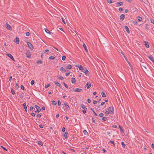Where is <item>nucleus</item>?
<instances>
[{
    "label": "nucleus",
    "instance_id": "0eeeda50",
    "mask_svg": "<svg viewBox=\"0 0 154 154\" xmlns=\"http://www.w3.org/2000/svg\"><path fill=\"white\" fill-rule=\"evenodd\" d=\"M82 91V89L81 88H76L73 90L74 92H80Z\"/></svg>",
    "mask_w": 154,
    "mask_h": 154
},
{
    "label": "nucleus",
    "instance_id": "2f4dec72",
    "mask_svg": "<svg viewBox=\"0 0 154 154\" xmlns=\"http://www.w3.org/2000/svg\"><path fill=\"white\" fill-rule=\"evenodd\" d=\"M121 144L123 148H125V144L124 143L123 141L121 142Z\"/></svg>",
    "mask_w": 154,
    "mask_h": 154
},
{
    "label": "nucleus",
    "instance_id": "bb28decb",
    "mask_svg": "<svg viewBox=\"0 0 154 154\" xmlns=\"http://www.w3.org/2000/svg\"><path fill=\"white\" fill-rule=\"evenodd\" d=\"M45 31L48 33L51 34V33L47 29H45Z\"/></svg>",
    "mask_w": 154,
    "mask_h": 154
},
{
    "label": "nucleus",
    "instance_id": "69168bd1",
    "mask_svg": "<svg viewBox=\"0 0 154 154\" xmlns=\"http://www.w3.org/2000/svg\"><path fill=\"white\" fill-rule=\"evenodd\" d=\"M37 117H39V118L41 117V115L39 114H37Z\"/></svg>",
    "mask_w": 154,
    "mask_h": 154
},
{
    "label": "nucleus",
    "instance_id": "f704fd0d",
    "mask_svg": "<svg viewBox=\"0 0 154 154\" xmlns=\"http://www.w3.org/2000/svg\"><path fill=\"white\" fill-rule=\"evenodd\" d=\"M19 88V85L18 84V83H17L16 84V85H15V88L16 89H18Z\"/></svg>",
    "mask_w": 154,
    "mask_h": 154
},
{
    "label": "nucleus",
    "instance_id": "dca6fc26",
    "mask_svg": "<svg viewBox=\"0 0 154 154\" xmlns=\"http://www.w3.org/2000/svg\"><path fill=\"white\" fill-rule=\"evenodd\" d=\"M64 105L65 106L66 109H69V105H68V103L67 102L65 103H64Z\"/></svg>",
    "mask_w": 154,
    "mask_h": 154
},
{
    "label": "nucleus",
    "instance_id": "72a5a7b5",
    "mask_svg": "<svg viewBox=\"0 0 154 154\" xmlns=\"http://www.w3.org/2000/svg\"><path fill=\"white\" fill-rule=\"evenodd\" d=\"M51 86V85L50 84H48L47 85H45V88H48L50 86Z\"/></svg>",
    "mask_w": 154,
    "mask_h": 154
},
{
    "label": "nucleus",
    "instance_id": "b1692460",
    "mask_svg": "<svg viewBox=\"0 0 154 154\" xmlns=\"http://www.w3.org/2000/svg\"><path fill=\"white\" fill-rule=\"evenodd\" d=\"M72 68V66L71 65H68L66 68L68 69H70Z\"/></svg>",
    "mask_w": 154,
    "mask_h": 154
},
{
    "label": "nucleus",
    "instance_id": "ea45409f",
    "mask_svg": "<svg viewBox=\"0 0 154 154\" xmlns=\"http://www.w3.org/2000/svg\"><path fill=\"white\" fill-rule=\"evenodd\" d=\"M34 83H35L34 81L33 80H32L31 81V82L30 84L31 85H32L34 84Z\"/></svg>",
    "mask_w": 154,
    "mask_h": 154
},
{
    "label": "nucleus",
    "instance_id": "c85d7f7f",
    "mask_svg": "<svg viewBox=\"0 0 154 154\" xmlns=\"http://www.w3.org/2000/svg\"><path fill=\"white\" fill-rule=\"evenodd\" d=\"M68 134V133L67 132H65V133L64 134V137L66 139L68 137V136H67Z\"/></svg>",
    "mask_w": 154,
    "mask_h": 154
},
{
    "label": "nucleus",
    "instance_id": "e2e57ef3",
    "mask_svg": "<svg viewBox=\"0 0 154 154\" xmlns=\"http://www.w3.org/2000/svg\"><path fill=\"white\" fill-rule=\"evenodd\" d=\"M93 112L95 116H97V114L94 111H93Z\"/></svg>",
    "mask_w": 154,
    "mask_h": 154
},
{
    "label": "nucleus",
    "instance_id": "c756f323",
    "mask_svg": "<svg viewBox=\"0 0 154 154\" xmlns=\"http://www.w3.org/2000/svg\"><path fill=\"white\" fill-rule=\"evenodd\" d=\"M121 53H122V55H123L124 57V58H125V60L128 61V60H127V57H126L125 56V55H124V53H122V52H121Z\"/></svg>",
    "mask_w": 154,
    "mask_h": 154
},
{
    "label": "nucleus",
    "instance_id": "603ef678",
    "mask_svg": "<svg viewBox=\"0 0 154 154\" xmlns=\"http://www.w3.org/2000/svg\"><path fill=\"white\" fill-rule=\"evenodd\" d=\"M133 23L135 25H136L137 24V23L136 21H134L133 22Z\"/></svg>",
    "mask_w": 154,
    "mask_h": 154
},
{
    "label": "nucleus",
    "instance_id": "f3484780",
    "mask_svg": "<svg viewBox=\"0 0 154 154\" xmlns=\"http://www.w3.org/2000/svg\"><path fill=\"white\" fill-rule=\"evenodd\" d=\"M81 107L84 110H87V109L86 107L84 105H81Z\"/></svg>",
    "mask_w": 154,
    "mask_h": 154
},
{
    "label": "nucleus",
    "instance_id": "423d86ee",
    "mask_svg": "<svg viewBox=\"0 0 154 154\" xmlns=\"http://www.w3.org/2000/svg\"><path fill=\"white\" fill-rule=\"evenodd\" d=\"M55 84L57 86H59L60 88H61L62 86L61 85L57 82L55 81L54 82Z\"/></svg>",
    "mask_w": 154,
    "mask_h": 154
},
{
    "label": "nucleus",
    "instance_id": "cd10ccee",
    "mask_svg": "<svg viewBox=\"0 0 154 154\" xmlns=\"http://www.w3.org/2000/svg\"><path fill=\"white\" fill-rule=\"evenodd\" d=\"M38 143L41 146H42L43 145L42 142L41 141H38Z\"/></svg>",
    "mask_w": 154,
    "mask_h": 154
},
{
    "label": "nucleus",
    "instance_id": "393cba45",
    "mask_svg": "<svg viewBox=\"0 0 154 154\" xmlns=\"http://www.w3.org/2000/svg\"><path fill=\"white\" fill-rule=\"evenodd\" d=\"M101 94L102 97H106V96L105 93L103 91H102L101 92Z\"/></svg>",
    "mask_w": 154,
    "mask_h": 154
},
{
    "label": "nucleus",
    "instance_id": "4468645a",
    "mask_svg": "<svg viewBox=\"0 0 154 154\" xmlns=\"http://www.w3.org/2000/svg\"><path fill=\"white\" fill-rule=\"evenodd\" d=\"M148 58L149 59H150L153 62H154V59L152 57V55H150L149 56H148Z\"/></svg>",
    "mask_w": 154,
    "mask_h": 154
},
{
    "label": "nucleus",
    "instance_id": "9d476101",
    "mask_svg": "<svg viewBox=\"0 0 154 154\" xmlns=\"http://www.w3.org/2000/svg\"><path fill=\"white\" fill-rule=\"evenodd\" d=\"M23 106L24 107V108L25 111L26 112H27V109L26 103H24L23 104Z\"/></svg>",
    "mask_w": 154,
    "mask_h": 154
},
{
    "label": "nucleus",
    "instance_id": "f03ea898",
    "mask_svg": "<svg viewBox=\"0 0 154 154\" xmlns=\"http://www.w3.org/2000/svg\"><path fill=\"white\" fill-rule=\"evenodd\" d=\"M27 44L28 45L29 47L31 49H34V47L32 45L30 42H27Z\"/></svg>",
    "mask_w": 154,
    "mask_h": 154
},
{
    "label": "nucleus",
    "instance_id": "a19ab883",
    "mask_svg": "<svg viewBox=\"0 0 154 154\" xmlns=\"http://www.w3.org/2000/svg\"><path fill=\"white\" fill-rule=\"evenodd\" d=\"M102 119L103 121H105L107 119V118L106 117H103L102 118Z\"/></svg>",
    "mask_w": 154,
    "mask_h": 154
},
{
    "label": "nucleus",
    "instance_id": "ddd939ff",
    "mask_svg": "<svg viewBox=\"0 0 154 154\" xmlns=\"http://www.w3.org/2000/svg\"><path fill=\"white\" fill-rule=\"evenodd\" d=\"M91 84H89L88 83V82L86 84L85 86V87H86L87 88V89H88L91 86Z\"/></svg>",
    "mask_w": 154,
    "mask_h": 154
},
{
    "label": "nucleus",
    "instance_id": "864d4df0",
    "mask_svg": "<svg viewBox=\"0 0 154 154\" xmlns=\"http://www.w3.org/2000/svg\"><path fill=\"white\" fill-rule=\"evenodd\" d=\"M30 35V33L29 32H27L26 33V35L27 36H29Z\"/></svg>",
    "mask_w": 154,
    "mask_h": 154
},
{
    "label": "nucleus",
    "instance_id": "3c124183",
    "mask_svg": "<svg viewBox=\"0 0 154 154\" xmlns=\"http://www.w3.org/2000/svg\"><path fill=\"white\" fill-rule=\"evenodd\" d=\"M119 11H123V9L122 8H119Z\"/></svg>",
    "mask_w": 154,
    "mask_h": 154
},
{
    "label": "nucleus",
    "instance_id": "c9c22d12",
    "mask_svg": "<svg viewBox=\"0 0 154 154\" xmlns=\"http://www.w3.org/2000/svg\"><path fill=\"white\" fill-rule=\"evenodd\" d=\"M49 58L50 60H53L55 58V57L54 56H51L49 57Z\"/></svg>",
    "mask_w": 154,
    "mask_h": 154
},
{
    "label": "nucleus",
    "instance_id": "4c0bfd02",
    "mask_svg": "<svg viewBox=\"0 0 154 154\" xmlns=\"http://www.w3.org/2000/svg\"><path fill=\"white\" fill-rule=\"evenodd\" d=\"M66 58V57L65 56H63L62 57V60H63L64 61L65 60Z\"/></svg>",
    "mask_w": 154,
    "mask_h": 154
},
{
    "label": "nucleus",
    "instance_id": "13d9d810",
    "mask_svg": "<svg viewBox=\"0 0 154 154\" xmlns=\"http://www.w3.org/2000/svg\"><path fill=\"white\" fill-rule=\"evenodd\" d=\"M31 115L34 117H35V115L34 113L32 112L31 113Z\"/></svg>",
    "mask_w": 154,
    "mask_h": 154
},
{
    "label": "nucleus",
    "instance_id": "bf43d9fd",
    "mask_svg": "<svg viewBox=\"0 0 154 154\" xmlns=\"http://www.w3.org/2000/svg\"><path fill=\"white\" fill-rule=\"evenodd\" d=\"M1 147L4 150L6 151H7V150L4 147L2 146H1Z\"/></svg>",
    "mask_w": 154,
    "mask_h": 154
},
{
    "label": "nucleus",
    "instance_id": "7c9ffc66",
    "mask_svg": "<svg viewBox=\"0 0 154 154\" xmlns=\"http://www.w3.org/2000/svg\"><path fill=\"white\" fill-rule=\"evenodd\" d=\"M137 19L139 21H141L142 20V18L141 17L138 16L137 17Z\"/></svg>",
    "mask_w": 154,
    "mask_h": 154
},
{
    "label": "nucleus",
    "instance_id": "e433bc0d",
    "mask_svg": "<svg viewBox=\"0 0 154 154\" xmlns=\"http://www.w3.org/2000/svg\"><path fill=\"white\" fill-rule=\"evenodd\" d=\"M107 1L108 3L109 4H111L112 3V0H107Z\"/></svg>",
    "mask_w": 154,
    "mask_h": 154
},
{
    "label": "nucleus",
    "instance_id": "0e129e2a",
    "mask_svg": "<svg viewBox=\"0 0 154 154\" xmlns=\"http://www.w3.org/2000/svg\"><path fill=\"white\" fill-rule=\"evenodd\" d=\"M128 12V9H126L125 10V12L126 13H127Z\"/></svg>",
    "mask_w": 154,
    "mask_h": 154
},
{
    "label": "nucleus",
    "instance_id": "37998d69",
    "mask_svg": "<svg viewBox=\"0 0 154 154\" xmlns=\"http://www.w3.org/2000/svg\"><path fill=\"white\" fill-rule=\"evenodd\" d=\"M109 143H111L114 146L115 145V143L112 140H110L109 142Z\"/></svg>",
    "mask_w": 154,
    "mask_h": 154
},
{
    "label": "nucleus",
    "instance_id": "a878e982",
    "mask_svg": "<svg viewBox=\"0 0 154 154\" xmlns=\"http://www.w3.org/2000/svg\"><path fill=\"white\" fill-rule=\"evenodd\" d=\"M52 104L54 106L57 104V102L54 100H52Z\"/></svg>",
    "mask_w": 154,
    "mask_h": 154
},
{
    "label": "nucleus",
    "instance_id": "473e14b6",
    "mask_svg": "<svg viewBox=\"0 0 154 154\" xmlns=\"http://www.w3.org/2000/svg\"><path fill=\"white\" fill-rule=\"evenodd\" d=\"M11 93L13 95H14L15 94V92L14 91V90L13 89L11 88Z\"/></svg>",
    "mask_w": 154,
    "mask_h": 154
},
{
    "label": "nucleus",
    "instance_id": "6ab92c4d",
    "mask_svg": "<svg viewBox=\"0 0 154 154\" xmlns=\"http://www.w3.org/2000/svg\"><path fill=\"white\" fill-rule=\"evenodd\" d=\"M60 70L62 72H66L67 70L63 67H62L60 69Z\"/></svg>",
    "mask_w": 154,
    "mask_h": 154
},
{
    "label": "nucleus",
    "instance_id": "f8f14e48",
    "mask_svg": "<svg viewBox=\"0 0 154 154\" xmlns=\"http://www.w3.org/2000/svg\"><path fill=\"white\" fill-rule=\"evenodd\" d=\"M82 72H84L86 75H87L88 72V71L86 69H83Z\"/></svg>",
    "mask_w": 154,
    "mask_h": 154
},
{
    "label": "nucleus",
    "instance_id": "8fccbe9b",
    "mask_svg": "<svg viewBox=\"0 0 154 154\" xmlns=\"http://www.w3.org/2000/svg\"><path fill=\"white\" fill-rule=\"evenodd\" d=\"M58 103L59 106H60L61 105V102L60 100H58Z\"/></svg>",
    "mask_w": 154,
    "mask_h": 154
},
{
    "label": "nucleus",
    "instance_id": "2eb2a0df",
    "mask_svg": "<svg viewBox=\"0 0 154 154\" xmlns=\"http://www.w3.org/2000/svg\"><path fill=\"white\" fill-rule=\"evenodd\" d=\"M125 30L127 31V32L129 34L130 33V31L129 30V29L128 28L127 26H125Z\"/></svg>",
    "mask_w": 154,
    "mask_h": 154
},
{
    "label": "nucleus",
    "instance_id": "774afa93",
    "mask_svg": "<svg viewBox=\"0 0 154 154\" xmlns=\"http://www.w3.org/2000/svg\"><path fill=\"white\" fill-rule=\"evenodd\" d=\"M151 23H152L154 25V20H151Z\"/></svg>",
    "mask_w": 154,
    "mask_h": 154
},
{
    "label": "nucleus",
    "instance_id": "a18cd8bd",
    "mask_svg": "<svg viewBox=\"0 0 154 154\" xmlns=\"http://www.w3.org/2000/svg\"><path fill=\"white\" fill-rule=\"evenodd\" d=\"M37 63H38H38H42V62L41 60H38L37 61Z\"/></svg>",
    "mask_w": 154,
    "mask_h": 154
},
{
    "label": "nucleus",
    "instance_id": "58836bf2",
    "mask_svg": "<svg viewBox=\"0 0 154 154\" xmlns=\"http://www.w3.org/2000/svg\"><path fill=\"white\" fill-rule=\"evenodd\" d=\"M83 133L85 134H88V132L86 130H84L83 131Z\"/></svg>",
    "mask_w": 154,
    "mask_h": 154
},
{
    "label": "nucleus",
    "instance_id": "1a4fd4ad",
    "mask_svg": "<svg viewBox=\"0 0 154 154\" xmlns=\"http://www.w3.org/2000/svg\"><path fill=\"white\" fill-rule=\"evenodd\" d=\"M109 111L113 113L114 112V109L113 107L110 106L109 108Z\"/></svg>",
    "mask_w": 154,
    "mask_h": 154
},
{
    "label": "nucleus",
    "instance_id": "338daca9",
    "mask_svg": "<svg viewBox=\"0 0 154 154\" xmlns=\"http://www.w3.org/2000/svg\"><path fill=\"white\" fill-rule=\"evenodd\" d=\"M12 78V76H11L10 77L9 79V81H11Z\"/></svg>",
    "mask_w": 154,
    "mask_h": 154
},
{
    "label": "nucleus",
    "instance_id": "49530a36",
    "mask_svg": "<svg viewBox=\"0 0 154 154\" xmlns=\"http://www.w3.org/2000/svg\"><path fill=\"white\" fill-rule=\"evenodd\" d=\"M103 113H100L99 114V116L100 117H102L103 116Z\"/></svg>",
    "mask_w": 154,
    "mask_h": 154
},
{
    "label": "nucleus",
    "instance_id": "20e7f679",
    "mask_svg": "<svg viewBox=\"0 0 154 154\" xmlns=\"http://www.w3.org/2000/svg\"><path fill=\"white\" fill-rule=\"evenodd\" d=\"M7 55L8 56V57H9V58H10L12 60L14 61V58L13 56L12 55L10 54H7Z\"/></svg>",
    "mask_w": 154,
    "mask_h": 154
},
{
    "label": "nucleus",
    "instance_id": "9b49d317",
    "mask_svg": "<svg viewBox=\"0 0 154 154\" xmlns=\"http://www.w3.org/2000/svg\"><path fill=\"white\" fill-rule=\"evenodd\" d=\"M125 16L124 14H122L120 17V19L122 20H123L125 18Z\"/></svg>",
    "mask_w": 154,
    "mask_h": 154
},
{
    "label": "nucleus",
    "instance_id": "5701e85b",
    "mask_svg": "<svg viewBox=\"0 0 154 154\" xmlns=\"http://www.w3.org/2000/svg\"><path fill=\"white\" fill-rule=\"evenodd\" d=\"M83 47L85 49V50L87 51H88V49H87V47H86V45H85V43H83Z\"/></svg>",
    "mask_w": 154,
    "mask_h": 154
},
{
    "label": "nucleus",
    "instance_id": "4d7b16f0",
    "mask_svg": "<svg viewBox=\"0 0 154 154\" xmlns=\"http://www.w3.org/2000/svg\"><path fill=\"white\" fill-rule=\"evenodd\" d=\"M87 101L88 103H90L91 102L90 99L89 98L87 100Z\"/></svg>",
    "mask_w": 154,
    "mask_h": 154
},
{
    "label": "nucleus",
    "instance_id": "680f3d73",
    "mask_svg": "<svg viewBox=\"0 0 154 154\" xmlns=\"http://www.w3.org/2000/svg\"><path fill=\"white\" fill-rule=\"evenodd\" d=\"M109 112L107 111H105V113L106 114H109Z\"/></svg>",
    "mask_w": 154,
    "mask_h": 154
},
{
    "label": "nucleus",
    "instance_id": "de8ad7c7",
    "mask_svg": "<svg viewBox=\"0 0 154 154\" xmlns=\"http://www.w3.org/2000/svg\"><path fill=\"white\" fill-rule=\"evenodd\" d=\"M60 79H61V80H63V76H59L58 77Z\"/></svg>",
    "mask_w": 154,
    "mask_h": 154
},
{
    "label": "nucleus",
    "instance_id": "09e8293b",
    "mask_svg": "<svg viewBox=\"0 0 154 154\" xmlns=\"http://www.w3.org/2000/svg\"><path fill=\"white\" fill-rule=\"evenodd\" d=\"M70 73V72L66 73L65 74V75L66 76H68L69 75Z\"/></svg>",
    "mask_w": 154,
    "mask_h": 154
},
{
    "label": "nucleus",
    "instance_id": "f257e3e1",
    "mask_svg": "<svg viewBox=\"0 0 154 154\" xmlns=\"http://www.w3.org/2000/svg\"><path fill=\"white\" fill-rule=\"evenodd\" d=\"M35 107L37 109V110L35 111V113H38L41 111V109L40 107L36 105L35 106Z\"/></svg>",
    "mask_w": 154,
    "mask_h": 154
},
{
    "label": "nucleus",
    "instance_id": "7ed1b4c3",
    "mask_svg": "<svg viewBox=\"0 0 154 154\" xmlns=\"http://www.w3.org/2000/svg\"><path fill=\"white\" fill-rule=\"evenodd\" d=\"M6 28L9 30H12V27L10 25L7 23H6Z\"/></svg>",
    "mask_w": 154,
    "mask_h": 154
},
{
    "label": "nucleus",
    "instance_id": "79ce46f5",
    "mask_svg": "<svg viewBox=\"0 0 154 154\" xmlns=\"http://www.w3.org/2000/svg\"><path fill=\"white\" fill-rule=\"evenodd\" d=\"M49 50L47 49V50H45V51L44 53L45 54H46L47 53H48V52H49Z\"/></svg>",
    "mask_w": 154,
    "mask_h": 154
},
{
    "label": "nucleus",
    "instance_id": "6e6552de",
    "mask_svg": "<svg viewBox=\"0 0 154 154\" xmlns=\"http://www.w3.org/2000/svg\"><path fill=\"white\" fill-rule=\"evenodd\" d=\"M26 57L30 58L31 57V55L29 52H27L26 53Z\"/></svg>",
    "mask_w": 154,
    "mask_h": 154
},
{
    "label": "nucleus",
    "instance_id": "aec40b11",
    "mask_svg": "<svg viewBox=\"0 0 154 154\" xmlns=\"http://www.w3.org/2000/svg\"><path fill=\"white\" fill-rule=\"evenodd\" d=\"M16 40L15 42L17 44H19V42H20V40H19V38H17V37H16Z\"/></svg>",
    "mask_w": 154,
    "mask_h": 154
},
{
    "label": "nucleus",
    "instance_id": "39448f33",
    "mask_svg": "<svg viewBox=\"0 0 154 154\" xmlns=\"http://www.w3.org/2000/svg\"><path fill=\"white\" fill-rule=\"evenodd\" d=\"M76 67L79 68V69L82 71L83 70V68L82 66L80 65H78L76 66Z\"/></svg>",
    "mask_w": 154,
    "mask_h": 154
},
{
    "label": "nucleus",
    "instance_id": "412c9836",
    "mask_svg": "<svg viewBox=\"0 0 154 154\" xmlns=\"http://www.w3.org/2000/svg\"><path fill=\"white\" fill-rule=\"evenodd\" d=\"M71 82L72 83H74L75 82V79L74 78H72Z\"/></svg>",
    "mask_w": 154,
    "mask_h": 154
},
{
    "label": "nucleus",
    "instance_id": "c03bdc74",
    "mask_svg": "<svg viewBox=\"0 0 154 154\" xmlns=\"http://www.w3.org/2000/svg\"><path fill=\"white\" fill-rule=\"evenodd\" d=\"M63 84L64 85L65 87L67 88H68V86L64 83L63 82Z\"/></svg>",
    "mask_w": 154,
    "mask_h": 154
},
{
    "label": "nucleus",
    "instance_id": "a211bd4d",
    "mask_svg": "<svg viewBox=\"0 0 154 154\" xmlns=\"http://www.w3.org/2000/svg\"><path fill=\"white\" fill-rule=\"evenodd\" d=\"M144 42L145 43V46L147 48H149V45L148 43L147 42H146V41H144Z\"/></svg>",
    "mask_w": 154,
    "mask_h": 154
},
{
    "label": "nucleus",
    "instance_id": "6e6d98bb",
    "mask_svg": "<svg viewBox=\"0 0 154 154\" xmlns=\"http://www.w3.org/2000/svg\"><path fill=\"white\" fill-rule=\"evenodd\" d=\"M65 131V128L64 127H63L62 129V131L63 132H64Z\"/></svg>",
    "mask_w": 154,
    "mask_h": 154
},
{
    "label": "nucleus",
    "instance_id": "5fc2aeb1",
    "mask_svg": "<svg viewBox=\"0 0 154 154\" xmlns=\"http://www.w3.org/2000/svg\"><path fill=\"white\" fill-rule=\"evenodd\" d=\"M21 88L22 90H24V87L23 86V85H21Z\"/></svg>",
    "mask_w": 154,
    "mask_h": 154
},
{
    "label": "nucleus",
    "instance_id": "4be33fe9",
    "mask_svg": "<svg viewBox=\"0 0 154 154\" xmlns=\"http://www.w3.org/2000/svg\"><path fill=\"white\" fill-rule=\"evenodd\" d=\"M117 4L119 6H121L123 5V2H118Z\"/></svg>",
    "mask_w": 154,
    "mask_h": 154
},
{
    "label": "nucleus",
    "instance_id": "052dcab7",
    "mask_svg": "<svg viewBox=\"0 0 154 154\" xmlns=\"http://www.w3.org/2000/svg\"><path fill=\"white\" fill-rule=\"evenodd\" d=\"M97 101H96V100H94V101L93 103L94 104H96L97 103Z\"/></svg>",
    "mask_w": 154,
    "mask_h": 154
}]
</instances>
